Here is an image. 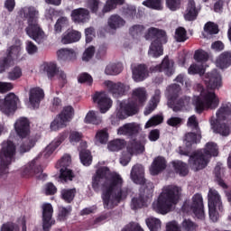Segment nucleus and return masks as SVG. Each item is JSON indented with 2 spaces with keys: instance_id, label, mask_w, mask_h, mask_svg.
I'll list each match as a JSON object with an SVG mask.
<instances>
[{
  "instance_id": "obj_1",
  "label": "nucleus",
  "mask_w": 231,
  "mask_h": 231,
  "mask_svg": "<svg viewBox=\"0 0 231 231\" xmlns=\"http://www.w3.org/2000/svg\"><path fill=\"white\" fill-rule=\"evenodd\" d=\"M124 179L119 174H113L109 168L104 166L97 170L92 177V189L98 192L102 187V200L104 208L111 210L124 201L131 189L123 188Z\"/></svg>"
},
{
  "instance_id": "obj_2",
  "label": "nucleus",
  "mask_w": 231,
  "mask_h": 231,
  "mask_svg": "<svg viewBox=\"0 0 231 231\" xmlns=\"http://www.w3.org/2000/svg\"><path fill=\"white\" fill-rule=\"evenodd\" d=\"M181 196V188L178 186H168L160 194L156 202H153L152 208L158 214H168L172 205H177Z\"/></svg>"
},
{
  "instance_id": "obj_3",
  "label": "nucleus",
  "mask_w": 231,
  "mask_h": 231,
  "mask_svg": "<svg viewBox=\"0 0 231 231\" xmlns=\"http://www.w3.org/2000/svg\"><path fill=\"white\" fill-rule=\"evenodd\" d=\"M144 39L146 41H152L149 51L148 55L158 59L163 55V44H167V32L158 29L155 27H150L144 34Z\"/></svg>"
},
{
  "instance_id": "obj_4",
  "label": "nucleus",
  "mask_w": 231,
  "mask_h": 231,
  "mask_svg": "<svg viewBox=\"0 0 231 231\" xmlns=\"http://www.w3.org/2000/svg\"><path fill=\"white\" fill-rule=\"evenodd\" d=\"M39 12L34 7H27L23 9V17L27 19V27L25 28L26 34L41 44L44 41V31L39 25V18L37 17Z\"/></svg>"
},
{
  "instance_id": "obj_5",
  "label": "nucleus",
  "mask_w": 231,
  "mask_h": 231,
  "mask_svg": "<svg viewBox=\"0 0 231 231\" xmlns=\"http://www.w3.org/2000/svg\"><path fill=\"white\" fill-rule=\"evenodd\" d=\"M219 152H217V144L216 143H208L204 150V153L201 151H197L193 152L189 159V164L192 171L198 172V171H202L207 165H208V160L207 156H217Z\"/></svg>"
},
{
  "instance_id": "obj_6",
  "label": "nucleus",
  "mask_w": 231,
  "mask_h": 231,
  "mask_svg": "<svg viewBox=\"0 0 231 231\" xmlns=\"http://www.w3.org/2000/svg\"><path fill=\"white\" fill-rule=\"evenodd\" d=\"M15 154H17V146L11 140L3 141L0 149V178L8 174V167L12 165V162H15Z\"/></svg>"
},
{
  "instance_id": "obj_7",
  "label": "nucleus",
  "mask_w": 231,
  "mask_h": 231,
  "mask_svg": "<svg viewBox=\"0 0 231 231\" xmlns=\"http://www.w3.org/2000/svg\"><path fill=\"white\" fill-rule=\"evenodd\" d=\"M182 212L186 214H194L198 219L205 218V206L203 205V196L201 193L193 195L190 200H186L181 208Z\"/></svg>"
},
{
  "instance_id": "obj_8",
  "label": "nucleus",
  "mask_w": 231,
  "mask_h": 231,
  "mask_svg": "<svg viewBox=\"0 0 231 231\" xmlns=\"http://www.w3.org/2000/svg\"><path fill=\"white\" fill-rule=\"evenodd\" d=\"M195 110L198 115L208 109H216L219 106V98L214 91H208L202 97H198L194 102Z\"/></svg>"
},
{
  "instance_id": "obj_9",
  "label": "nucleus",
  "mask_w": 231,
  "mask_h": 231,
  "mask_svg": "<svg viewBox=\"0 0 231 231\" xmlns=\"http://www.w3.org/2000/svg\"><path fill=\"white\" fill-rule=\"evenodd\" d=\"M74 115L75 109H73V106H68L63 107L61 113L51 123V131H59V129L66 127V124L71 122Z\"/></svg>"
},
{
  "instance_id": "obj_10",
  "label": "nucleus",
  "mask_w": 231,
  "mask_h": 231,
  "mask_svg": "<svg viewBox=\"0 0 231 231\" xmlns=\"http://www.w3.org/2000/svg\"><path fill=\"white\" fill-rule=\"evenodd\" d=\"M69 165H71V156L69 154L63 155L56 164L57 169H60V179L65 183H67V181H73L75 178L73 171L68 169Z\"/></svg>"
},
{
  "instance_id": "obj_11",
  "label": "nucleus",
  "mask_w": 231,
  "mask_h": 231,
  "mask_svg": "<svg viewBox=\"0 0 231 231\" xmlns=\"http://www.w3.org/2000/svg\"><path fill=\"white\" fill-rule=\"evenodd\" d=\"M22 176L23 178H32V176H35L37 180H46L48 178L46 173H42V166L37 165L35 160L23 168Z\"/></svg>"
},
{
  "instance_id": "obj_12",
  "label": "nucleus",
  "mask_w": 231,
  "mask_h": 231,
  "mask_svg": "<svg viewBox=\"0 0 231 231\" xmlns=\"http://www.w3.org/2000/svg\"><path fill=\"white\" fill-rule=\"evenodd\" d=\"M151 73H164L166 77H172L175 73L176 68H174V60L169 59V56H165L161 64L150 67Z\"/></svg>"
},
{
  "instance_id": "obj_13",
  "label": "nucleus",
  "mask_w": 231,
  "mask_h": 231,
  "mask_svg": "<svg viewBox=\"0 0 231 231\" xmlns=\"http://www.w3.org/2000/svg\"><path fill=\"white\" fill-rule=\"evenodd\" d=\"M17 96L11 93L8 94L4 99H0V111L5 115H11V113H15L17 109Z\"/></svg>"
},
{
  "instance_id": "obj_14",
  "label": "nucleus",
  "mask_w": 231,
  "mask_h": 231,
  "mask_svg": "<svg viewBox=\"0 0 231 231\" xmlns=\"http://www.w3.org/2000/svg\"><path fill=\"white\" fill-rule=\"evenodd\" d=\"M105 86L108 89V93L114 97V98H119V97H124L131 89L129 85L122 82L115 83L111 80L105 81Z\"/></svg>"
},
{
  "instance_id": "obj_15",
  "label": "nucleus",
  "mask_w": 231,
  "mask_h": 231,
  "mask_svg": "<svg viewBox=\"0 0 231 231\" xmlns=\"http://www.w3.org/2000/svg\"><path fill=\"white\" fill-rule=\"evenodd\" d=\"M42 231L51 230V226L55 225V220L53 219V206L51 203H45L42 207Z\"/></svg>"
},
{
  "instance_id": "obj_16",
  "label": "nucleus",
  "mask_w": 231,
  "mask_h": 231,
  "mask_svg": "<svg viewBox=\"0 0 231 231\" xmlns=\"http://www.w3.org/2000/svg\"><path fill=\"white\" fill-rule=\"evenodd\" d=\"M119 110L127 118L128 116H134V115H138L140 106L134 99L128 98L124 99L119 103Z\"/></svg>"
},
{
  "instance_id": "obj_17",
  "label": "nucleus",
  "mask_w": 231,
  "mask_h": 231,
  "mask_svg": "<svg viewBox=\"0 0 231 231\" xmlns=\"http://www.w3.org/2000/svg\"><path fill=\"white\" fill-rule=\"evenodd\" d=\"M204 82L206 88L210 91L219 89V88L223 86L221 74H219L217 69H214L211 72H208L205 76Z\"/></svg>"
},
{
  "instance_id": "obj_18",
  "label": "nucleus",
  "mask_w": 231,
  "mask_h": 231,
  "mask_svg": "<svg viewBox=\"0 0 231 231\" xmlns=\"http://www.w3.org/2000/svg\"><path fill=\"white\" fill-rule=\"evenodd\" d=\"M190 105V97L182 96L171 101H167V106L170 109H172L174 113H180L181 111H187V108Z\"/></svg>"
},
{
  "instance_id": "obj_19",
  "label": "nucleus",
  "mask_w": 231,
  "mask_h": 231,
  "mask_svg": "<svg viewBox=\"0 0 231 231\" xmlns=\"http://www.w3.org/2000/svg\"><path fill=\"white\" fill-rule=\"evenodd\" d=\"M14 131L19 138L24 139L30 135V119L19 117L14 123Z\"/></svg>"
},
{
  "instance_id": "obj_20",
  "label": "nucleus",
  "mask_w": 231,
  "mask_h": 231,
  "mask_svg": "<svg viewBox=\"0 0 231 231\" xmlns=\"http://www.w3.org/2000/svg\"><path fill=\"white\" fill-rule=\"evenodd\" d=\"M92 98L93 102L97 104L100 113H107V111H109L113 106V100H111V98L102 92H96Z\"/></svg>"
},
{
  "instance_id": "obj_21",
  "label": "nucleus",
  "mask_w": 231,
  "mask_h": 231,
  "mask_svg": "<svg viewBox=\"0 0 231 231\" xmlns=\"http://www.w3.org/2000/svg\"><path fill=\"white\" fill-rule=\"evenodd\" d=\"M70 17L73 23L84 24L91 19V14L88 9L79 7L71 11Z\"/></svg>"
},
{
  "instance_id": "obj_22",
  "label": "nucleus",
  "mask_w": 231,
  "mask_h": 231,
  "mask_svg": "<svg viewBox=\"0 0 231 231\" xmlns=\"http://www.w3.org/2000/svg\"><path fill=\"white\" fill-rule=\"evenodd\" d=\"M130 176L135 185H145V169L141 164H135L132 168Z\"/></svg>"
},
{
  "instance_id": "obj_23",
  "label": "nucleus",
  "mask_w": 231,
  "mask_h": 231,
  "mask_svg": "<svg viewBox=\"0 0 231 231\" xmlns=\"http://www.w3.org/2000/svg\"><path fill=\"white\" fill-rule=\"evenodd\" d=\"M146 143L147 140H145V137H142L140 140L132 139L127 143L126 151L131 156L136 152L142 153L143 151H145Z\"/></svg>"
},
{
  "instance_id": "obj_24",
  "label": "nucleus",
  "mask_w": 231,
  "mask_h": 231,
  "mask_svg": "<svg viewBox=\"0 0 231 231\" xmlns=\"http://www.w3.org/2000/svg\"><path fill=\"white\" fill-rule=\"evenodd\" d=\"M149 78V68L145 64H138L132 69V79L134 82H143Z\"/></svg>"
},
{
  "instance_id": "obj_25",
  "label": "nucleus",
  "mask_w": 231,
  "mask_h": 231,
  "mask_svg": "<svg viewBox=\"0 0 231 231\" xmlns=\"http://www.w3.org/2000/svg\"><path fill=\"white\" fill-rule=\"evenodd\" d=\"M208 206L211 208H217L219 212H223V202L221 195L214 189H209L208 193Z\"/></svg>"
},
{
  "instance_id": "obj_26",
  "label": "nucleus",
  "mask_w": 231,
  "mask_h": 231,
  "mask_svg": "<svg viewBox=\"0 0 231 231\" xmlns=\"http://www.w3.org/2000/svg\"><path fill=\"white\" fill-rule=\"evenodd\" d=\"M44 99V90L40 87H35L29 91V102L32 107H39L41 101Z\"/></svg>"
},
{
  "instance_id": "obj_27",
  "label": "nucleus",
  "mask_w": 231,
  "mask_h": 231,
  "mask_svg": "<svg viewBox=\"0 0 231 231\" xmlns=\"http://www.w3.org/2000/svg\"><path fill=\"white\" fill-rule=\"evenodd\" d=\"M167 169V160L163 156H157L152 162L150 172L152 176H158Z\"/></svg>"
},
{
  "instance_id": "obj_28",
  "label": "nucleus",
  "mask_w": 231,
  "mask_h": 231,
  "mask_svg": "<svg viewBox=\"0 0 231 231\" xmlns=\"http://www.w3.org/2000/svg\"><path fill=\"white\" fill-rule=\"evenodd\" d=\"M140 133V126L134 123H127L123 126L119 127L117 130L118 134H123L124 136H136Z\"/></svg>"
},
{
  "instance_id": "obj_29",
  "label": "nucleus",
  "mask_w": 231,
  "mask_h": 231,
  "mask_svg": "<svg viewBox=\"0 0 231 231\" xmlns=\"http://www.w3.org/2000/svg\"><path fill=\"white\" fill-rule=\"evenodd\" d=\"M68 138V132H62L45 148V156H51L57 148Z\"/></svg>"
},
{
  "instance_id": "obj_30",
  "label": "nucleus",
  "mask_w": 231,
  "mask_h": 231,
  "mask_svg": "<svg viewBox=\"0 0 231 231\" xmlns=\"http://www.w3.org/2000/svg\"><path fill=\"white\" fill-rule=\"evenodd\" d=\"M225 119H219L217 117L215 121H211V127L217 134H221L222 136H228L230 134V128L226 124L221 123Z\"/></svg>"
},
{
  "instance_id": "obj_31",
  "label": "nucleus",
  "mask_w": 231,
  "mask_h": 231,
  "mask_svg": "<svg viewBox=\"0 0 231 231\" xmlns=\"http://www.w3.org/2000/svg\"><path fill=\"white\" fill-rule=\"evenodd\" d=\"M162 98V91L160 89H155L153 97L150 99L147 106L144 109V116H148V115H151L152 111L158 107V105L160 104V100Z\"/></svg>"
},
{
  "instance_id": "obj_32",
  "label": "nucleus",
  "mask_w": 231,
  "mask_h": 231,
  "mask_svg": "<svg viewBox=\"0 0 231 231\" xmlns=\"http://www.w3.org/2000/svg\"><path fill=\"white\" fill-rule=\"evenodd\" d=\"M199 14V11L196 8V2L194 0H189L184 14L185 21H196Z\"/></svg>"
},
{
  "instance_id": "obj_33",
  "label": "nucleus",
  "mask_w": 231,
  "mask_h": 231,
  "mask_svg": "<svg viewBox=\"0 0 231 231\" xmlns=\"http://www.w3.org/2000/svg\"><path fill=\"white\" fill-rule=\"evenodd\" d=\"M57 57L59 60L73 62V60H77V52L73 49H60L57 51Z\"/></svg>"
},
{
  "instance_id": "obj_34",
  "label": "nucleus",
  "mask_w": 231,
  "mask_h": 231,
  "mask_svg": "<svg viewBox=\"0 0 231 231\" xmlns=\"http://www.w3.org/2000/svg\"><path fill=\"white\" fill-rule=\"evenodd\" d=\"M226 171V169L223 167V165L220 163H217L214 169L216 181L217 185H219V187H221L222 189H228V185H226V183H225V180H223V178H225Z\"/></svg>"
},
{
  "instance_id": "obj_35",
  "label": "nucleus",
  "mask_w": 231,
  "mask_h": 231,
  "mask_svg": "<svg viewBox=\"0 0 231 231\" xmlns=\"http://www.w3.org/2000/svg\"><path fill=\"white\" fill-rule=\"evenodd\" d=\"M132 97L130 99L134 100L139 107L147 102V91L143 88H135L132 93Z\"/></svg>"
},
{
  "instance_id": "obj_36",
  "label": "nucleus",
  "mask_w": 231,
  "mask_h": 231,
  "mask_svg": "<svg viewBox=\"0 0 231 231\" xmlns=\"http://www.w3.org/2000/svg\"><path fill=\"white\" fill-rule=\"evenodd\" d=\"M142 189L143 188H141L139 196L132 199L131 207L133 210L143 208V207H145V203H147V201L150 199V195L145 196V192H142Z\"/></svg>"
},
{
  "instance_id": "obj_37",
  "label": "nucleus",
  "mask_w": 231,
  "mask_h": 231,
  "mask_svg": "<svg viewBox=\"0 0 231 231\" xmlns=\"http://www.w3.org/2000/svg\"><path fill=\"white\" fill-rule=\"evenodd\" d=\"M21 40L16 39L14 41V44L7 48L6 55L11 58L13 60H17L19 57H21V50H22Z\"/></svg>"
},
{
  "instance_id": "obj_38",
  "label": "nucleus",
  "mask_w": 231,
  "mask_h": 231,
  "mask_svg": "<svg viewBox=\"0 0 231 231\" xmlns=\"http://www.w3.org/2000/svg\"><path fill=\"white\" fill-rule=\"evenodd\" d=\"M107 24L110 30H114V32H116L118 28L125 26V20L118 14H112L107 20Z\"/></svg>"
},
{
  "instance_id": "obj_39",
  "label": "nucleus",
  "mask_w": 231,
  "mask_h": 231,
  "mask_svg": "<svg viewBox=\"0 0 231 231\" xmlns=\"http://www.w3.org/2000/svg\"><path fill=\"white\" fill-rule=\"evenodd\" d=\"M217 64L221 69L229 68L231 66V51L222 52L217 60Z\"/></svg>"
},
{
  "instance_id": "obj_40",
  "label": "nucleus",
  "mask_w": 231,
  "mask_h": 231,
  "mask_svg": "<svg viewBox=\"0 0 231 231\" xmlns=\"http://www.w3.org/2000/svg\"><path fill=\"white\" fill-rule=\"evenodd\" d=\"M180 93H181V86L176 83L171 84L166 89V96L168 98V102H171L175 98H178Z\"/></svg>"
},
{
  "instance_id": "obj_41",
  "label": "nucleus",
  "mask_w": 231,
  "mask_h": 231,
  "mask_svg": "<svg viewBox=\"0 0 231 231\" xmlns=\"http://www.w3.org/2000/svg\"><path fill=\"white\" fill-rule=\"evenodd\" d=\"M185 134V142L187 147H191L194 143H199L201 141V130H195Z\"/></svg>"
},
{
  "instance_id": "obj_42",
  "label": "nucleus",
  "mask_w": 231,
  "mask_h": 231,
  "mask_svg": "<svg viewBox=\"0 0 231 231\" xmlns=\"http://www.w3.org/2000/svg\"><path fill=\"white\" fill-rule=\"evenodd\" d=\"M125 0H106L105 5L102 9V14H99L100 17L105 14H109V12H113L118 5H124Z\"/></svg>"
},
{
  "instance_id": "obj_43",
  "label": "nucleus",
  "mask_w": 231,
  "mask_h": 231,
  "mask_svg": "<svg viewBox=\"0 0 231 231\" xmlns=\"http://www.w3.org/2000/svg\"><path fill=\"white\" fill-rule=\"evenodd\" d=\"M80 32L77 31H71L62 36L61 42L62 44H71L72 42H79V41H80Z\"/></svg>"
},
{
  "instance_id": "obj_44",
  "label": "nucleus",
  "mask_w": 231,
  "mask_h": 231,
  "mask_svg": "<svg viewBox=\"0 0 231 231\" xmlns=\"http://www.w3.org/2000/svg\"><path fill=\"white\" fill-rule=\"evenodd\" d=\"M43 71L46 73L48 79L51 80L59 73V67H57V63L45 62L43 64Z\"/></svg>"
},
{
  "instance_id": "obj_45",
  "label": "nucleus",
  "mask_w": 231,
  "mask_h": 231,
  "mask_svg": "<svg viewBox=\"0 0 231 231\" xmlns=\"http://www.w3.org/2000/svg\"><path fill=\"white\" fill-rule=\"evenodd\" d=\"M35 143H37V140H35V138H28L20 144L18 152L20 154L30 152V151L35 147Z\"/></svg>"
},
{
  "instance_id": "obj_46",
  "label": "nucleus",
  "mask_w": 231,
  "mask_h": 231,
  "mask_svg": "<svg viewBox=\"0 0 231 231\" xmlns=\"http://www.w3.org/2000/svg\"><path fill=\"white\" fill-rule=\"evenodd\" d=\"M228 116H231V104H222L217 111V118H218V120H226Z\"/></svg>"
},
{
  "instance_id": "obj_47",
  "label": "nucleus",
  "mask_w": 231,
  "mask_h": 231,
  "mask_svg": "<svg viewBox=\"0 0 231 231\" xmlns=\"http://www.w3.org/2000/svg\"><path fill=\"white\" fill-rule=\"evenodd\" d=\"M71 212H73V208L71 206L68 207H60L58 210V221L64 223L68 221V217L71 216Z\"/></svg>"
},
{
  "instance_id": "obj_48",
  "label": "nucleus",
  "mask_w": 231,
  "mask_h": 231,
  "mask_svg": "<svg viewBox=\"0 0 231 231\" xmlns=\"http://www.w3.org/2000/svg\"><path fill=\"white\" fill-rule=\"evenodd\" d=\"M171 164L176 174H180V176H187V174H189V168L187 167V163L181 161H174L171 162Z\"/></svg>"
},
{
  "instance_id": "obj_49",
  "label": "nucleus",
  "mask_w": 231,
  "mask_h": 231,
  "mask_svg": "<svg viewBox=\"0 0 231 231\" xmlns=\"http://www.w3.org/2000/svg\"><path fill=\"white\" fill-rule=\"evenodd\" d=\"M60 196L65 203H71L77 196V189H64L60 191Z\"/></svg>"
},
{
  "instance_id": "obj_50",
  "label": "nucleus",
  "mask_w": 231,
  "mask_h": 231,
  "mask_svg": "<svg viewBox=\"0 0 231 231\" xmlns=\"http://www.w3.org/2000/svg\"><path fill=\"white\" fill-rule=\"evenodd\" d=\"M85 124H93V125H99L102 124V118L98 116V112L89 111L85 119Z\"/></svg>"
},
{
  "instance_id": "obj_51",
  "label": "nucleus",
  "mask_w": 231,
  "mask_h": 231,
  "mask_svg": "<svg viewBox=\"0 0 231 231\" xmlns=\"http://www.w3.org/2000/svg\"><path fill=\"white\" fill-rule=\"evenodd\" d=\"M79 159L82 165L85 167H89L93 163V155L89 150L83 149L79 152Z\"/></svg>"
},
{
  "instance_id": "obj_52",
  "label": "nucleus",
  "mask_w": 231,
  "mask_h": 231,
  "mask_svg": "<svg viewBox=\"0 0 231 231\" xmlns=\"http://www.w3.org/2000/svg\"><path fill=\"white\" fill-rule=\"evenodd\" d=\"M107 147L109 151H113V152L122 151V149L125 147V140L115 139L108 143Z\"/></svg>"
},
{
  "instance_id": "obj_53",
  "label": "nucleus",
  "mask_w": 231,
  "mask_h": 231,
  "mask_svg": "<svg viewBox=\"0 0 231 231\" xmlns=\"http://www.w3.org/2000/svg\"><path fill=\"white\" fill-rule=\"evenodd\" d=\"M106 75H120L122 73V65L110 63L105 69Z\"/></svg>"
},
{
  "instance_id": "obj_54",
  "label": "nucleus",
  "mask_w": 231,
  "mask_h": 231,
  "mask_svg": "<svg viewBox=\"0 0 231 231\" xmlns=\"http://www.w3.org/2000/svg\"><path fill=\"white\" fill-rule=\"evenodd\" d=\"M23 77V69L19 66H15L7 73V79L9 80H19Z\"/></svg>"
},
{
  "instance_id": "obj_55",
  "label": "nucleus",
  "mask_w": 231,
  "mask_h": 231,
  "mask_svg": "<svg viewBox=\"0 0 231 231\" xmlns=\"http://www.w3.org/2000/svg\"><path fill=\"white\" fill-rule=\"evenodd\" d=\"M146 225L151 231H158L162 228V221L158 218L150 217L146 219Z\"/></svg>"
},
{
  "instance_id": "obj_56",
  "label": "nucleus",
  "mask_w": 231,
  "mask_h": 231,
  "mask_svg": "<svg viewBox=\"0 0 231 231\" xmlns=\"http://www.w3.org/2000/svg\"><path fill=\"white\" fill-rule=\"evenodd\" d=\"M189 36H187V30L185 27H178L175 30V40L177 42H185V41H188Z\"/></svg>"
},
{
  "instance_id": "obj_57",
  "label": "nucleus",
  "mask_w": 231,
  "mask_h": 231,
  "mask_svg": "<svg viewBox=\"0 0 231 231\" xmlns=\"http://www.w3.org/2000/svg\"><path fill=\"white\" fill-rule=\"evenodd\" d=\"M143 32H145V27L141 24H135L129 29V33L132 35L134 39H138L140 35L143 34Z\"/></svg>"
},
{
  "instance_id": "obj_58",
  "label": "nucleus",
  "mask_w": 231,
  "mask_h": 231,
  "mask_svg": "<svg viewBox=\"0 0 231 231\" xmlns=\"http://www.w3.org/2000/svg\"><path fill=\"white\" fill-rule=\"evenodd\" d=\"M143 6L146 8H152V10H162V0H145L143 2Z\"/></svg>"
},
{
  "instance_id": "obj_59",
  "label": "nucleus",
  "mask_w": 231,
  "mask_h": 231,
  "mask_svg": "<svg viewBox=\"0 0 231 231\" xmlns=\"http://www.w3.org/2000/svg\"><path fill=\"white\" fill-rule=\"evenodd\" d=\"M163 123V116L156 115L150 118L145 124V129H149V127H152L154 125H160V124Z\"/></svg>"
},
{
  "instance_id": "obj_60",
  "label": "nucleus",
  "mask_w": 231,
  "mask_h": 231,
  "mask_svg": "<svg viewBox=\"0 0 231 231\" xmlns=\"http://www.w3.org/2000/svg\"><path fill=\"white\" fill-rule=\"evenodd\" d=\"M127 118L122 111L117 109L115 114H113L110 117V121L112 125H120V120H125Z\"/></svg>"
},
{
  "instance_id": "obj_61",
  "label": "nucleus",
  "mask_w": 231,
  "mask_h": 231,
  "mask_svg": "<svg viewBox=\"0 0 231 231\" xmlns=\"http://www.w3.org/2000/svg\"><path fill=\"white\" fill-rule=\"evenodd\" d=\"M14 60L9 58L7 55L5 57H3L0 59V73H5L10 66H12V63Z\"/></svg>"
},
{
  "instance_id": "obj_62",
  "label": "nucleus",
  "mask_w": 231,
  "mask_h": 231,
  "mask_svg": "<svg viewBox=\"0 0 231 231\" xmlns=\"http://www.w3.org/2000/svg\"><path fill=\"white\" fill-rule=\"evenodd\" d=\"M194 59L197 62H207L208 60V52L203 50H197L194 53Z\"/></svg>"
},
{
  "instance_id": "obj_63",
  "label": "nucleus",
  "mask_w": 231,
  "mask_h": 231,
  "mask_svg": "<svg viewBox=\"0 0 231 231\" xmlns=\"http://www.w3.org/2000/svg\"><path fill=\"white\" fill-rule=\"evenodd\" d=\"M123 15L125 19L133 20L136 16V7L127 6L123 8Z\"/></svg>"
},
{
  "instance_id": "obj_64",
  "label": "nucleus",
  "mask_w": 231,
  "mask_h": 231,
  "mask_svg": "<svg viewBox=\"0 0 231 231\" xmlns=\"http://www.w3.org/2000/svg\"><path fill=\"white\" fill-rule=\"evenodd\" d=\"M183 0H166V6L171 12H176L181 8V2Z\"/></svg>"
}]
</instances>
